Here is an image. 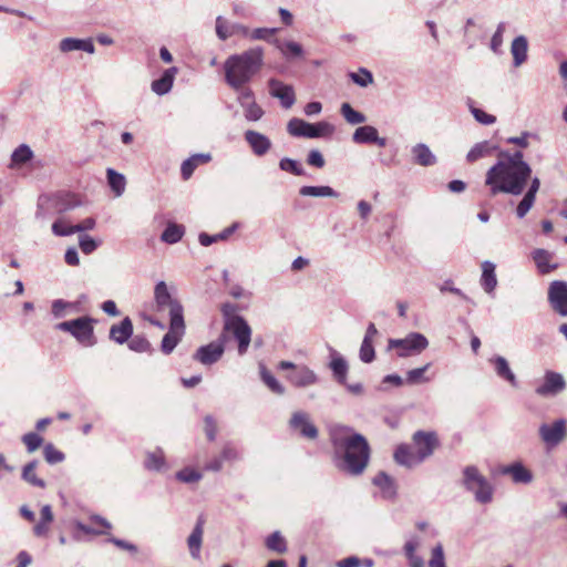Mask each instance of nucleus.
Instances as JSON below:
<instances>
[{"mask_svg":"<svg viewBox=\"0 0 567 567\" xmlns=\"http://www.w3.org/2000/svg\"><path fill=\"white\" fill-rule=\"evenodd\" d=\"M38 465H39V462L37 460H33V461L27 463L22 467L21 477L29 485H32V486H35L39 488H45V486H47L45 481L38 477L35 474V470H37Z\"/></svg>","mask_w":567,"mask_h":567,"instance_id":"nucleus-43","label":"nucleus"},{"mask_svg":"<svg viewBox=\"0 0 567 567\" xmlns=\"http://www.w3.org/2000/svg\"><path fill=\"white\" fill-rule=\"evenodd\" d=\"M289 427L300 436L308 440L318 437V429L310 419V415L303 411H296L289 420Z\"/></svg>","mask_w":567,"mask_h":567,"instance_id":"nucleus-12","label":"nucleus"},{"mask_svg":"<svg viewBox=\"0 0 567 567\" xmlns=\"http://www.w3.org/2000/svg\"><path fill=\"white\" fill-rule=\"evenodd\" d=\"M494 151H496V143L493 141H483L476 143L467 153L466 159L468 162H476L480 158H484L493 155Z\"/></svg>","mask_w":567,"mask_h":567,"instance_id":"nucleus-35","label":"nucleus"},{"mask_svg":"<svg viewBox=\"0 0 567 567\" xmlns=\"http://www.w3.org/2000/svg\"><path fill=\"white\" fill-rule=\"evenodd\" d=\"M216 35L225 41L233 35H248V27L241 23H228L221 16L216 18Z\"/></svg>","mask_w":567,"mask_h":567,"instance_id":"nucleus-22","label":"nucleus"},{"mask_svg":"<svg viewBox=\"0 0 567 567\" xmlns=\"http://www.w3.org/2000/svg\"><path fill=\"white\" fill-rule=\"evenodd\" d=\"M59 49L63 53L72 51H84L89 54L95 52V47L92 39H76V38H64L59 43Z\"/></svg>","mask_w":567,"mask_h":567,"instance_id":"nucleus-25","label":"nucleus"},{"mask_svg":"<svg viewBox=\"0 0 567 567\" xmlns=\"http://www.w3.org/2000/svg\"><path fill=\"white\" fill-rule=\"evenodd\" d=\"M287 380L296 388H308L319 382L318 374L309 367L301 364L287 375Z\"/></svg>","mask_w":567,"mask_h":567,"instance_id":"nucleus-18","label":"nucleus"},{"mask_svg":"<svg viewBox=\"0 0 567 567\" xmlns=\"http://www.w3.org/2000/svg\"><path fill=\"white\" fill-rule=\"evenodd\" d=\"M90 520L92 525L83 524L82 522L76 520L74 523V526L78 530L84 533V534H92V535H103L106 534V530H109L112 525L109 520H106L104 517L99 515H93L90 517Z\"/></svg>","mask_w":567,"mask_h":567,"instance_id":"nucleus-26","label":"nucleus"},{"mask_svg":"<svg viewBox=\"0 0 567 567\" xmlns=\"http://www.w3.org/2000/svg\"><path fill=\"white\" fill-rule=\"evenodd\" d=\"M349 76L353 81V83L361 87H367L373 83L372 73L364 68L359 69L358 72H351Z\"/></svg>","mask_w":567,"mask_h":567,"instance_id":"nucleus-55","label":"nucleus"},{"mask_svg":"<svg viewBox=\"0 0 567 567\" xmlns=\"http://www.w3.org/2000/svg\"><path fill=\"white\" fill-rule=\"evenodd\" d=\"M277 32V29L272 28H257L254 30H250L248 28V35L245 38H248L250 40H265L268 41L270 37H272Z\"/></svg>","mask_w":567,"mask_h":567,"instance_id":"nucleus-62","label":"nucleus"},{"mask_svg":"<svg viewBox=\"0 0 567 567\" xmlns=\"http://www.w3.org/2000/svg\"><path fill=\"white\" fill-rule=\"evenodd\" d=\"M95 225H96L95 219L93 217H87V218L83 219L82 221H80L79 224L69 227L68 230H60L58 225H52V233L55 236L65 237V236H71L75 233L92 230L95 228Z\"/></svg>","mask_w":567,"mask_h":567,"instance_id":"nucleus-39","label":"nucleus"},{"mask_svg":"<svg viewBox=\"0 0 567 567\" xmlns=\"http://www.w3.org/2000/svg\"><path fill=\"white\" fill-rule=\"evenodd\" d=\"M373 484L380 488L384 498H393L396 494L394 480L385 472H380L375 475Z\"/></svg>","mask_w":567,"mask_h":567,"instance_id":"nucleus-38","label":"nucleus"},{"mask_svg":"<svg viewBox=\"0 0 567 567\" xmlns=\"http://www.w3.org/2000/svg\"><path fill=\"white\" fill-rule=\"evenodd\" d=\"M265 52L261 47L250 48L241 53L229 55L224 62L226 84L240 93L250 90L246 85L260 72L264 66Z\"/></svg>","mask_w":567,"mask_h":567,"instance_id":"nucleus-2","label":"nucleus"},{"mask_svg":"<svg viewBox=\"0 0 567 567\" xmlns=\"http://www.w3.org/2000/svg\"><path fill=\"white\" fill-rule=\"evenodd\" d=\"M359 358L363 363H371L375 359L373 341H369L368 339L362 340Z\"/></svg>","mask_w":567,"mask_h":567,"instance_id":"nucleus-59","label":"nucleus"},{"mask_svg":"<svg viewBox=\"0 0 567 567\" xmlns=\"http://www.w3.org/2000/svg\"><path fill=\"white\" fill-rule=\"evenodd\" d=\"M394 461L405 467H414L422 462L419 461V456L415 451H412L411 446L401 444L394 451Z\"/></svg>","mask_w":567,"mask_h":567,"instance_id":"nucleus-32","label":"nucleus"},{"mask_svg":"<svg viewBox=\"0 0 567 567\" xmlns=\"http://www.w3.org/2000/svg\"><path fill=\"white\" fill-rule=\"evenodd\" d=\"M340 113L344 117V120L351 125L362 124L367 121V117L363 113L354 110L347 102L341 104Z\"/></svg>","mask_w":567,"mask_h":567,"instance_id":"nucleus-50","label":"nucleus"},{"mask_svg":"<svg viewBox=\"0 0 567 567\" xmlns=\"http://www.w3.org/2000/svg\"><path fill=\"white\" fill-rule=\"evenodd\" d=\"M21 440L30 454L35 452L43 443V439L34 432L25 433Z\"/></svg>","mask_w":567,"mask_h":567,"instance_id":"nucleus-60","label":"nucleus"},{"mask_svg":"<svg viewBox=\"0 0 567 567\" xmlns=\"http://www.w3.org/2000/svg\"><path fill=\"white\" fill-rule=\"evenodd\" d=\"M287 131L292 136L318 138L331 135L334 127L324 121L312 124L295 117L288 122Z\"/></svg>","mask_w":567,"mask_h":567,"instance_id":"nucleus-7","label":"nucleus"},{"mask_svg":"<svg viewBox=\"0 0 567 567\" xmlns=\"http://www.w3.org/2000/svg\"><path fill=\"white\" fill-rule=\"evenodd\" d=\"M95 320L91 317L84 316L73 320L63 321L55 326L60 331L71 333L80 343L85 346H93L94 339V324Z\"/></svg>","mask_w":567,"mask_h":567,"instance_id":"nucleus-6","label":"nucleus"},{"mask_svg":"<svg viewBox=\"0 0 567 567\" xmlns=\"http://www.w3.org/2000/svg\"><path fill=\"white\" fill-rule=\"evenodd\" d=\"M429 567H445V557L443 546L441 544L433 547L431 558L429 560Z\"/></svg>","mask_w":567,"mask_h":567,"instance_id":"nucleus-63","label":"nucleus"},{"mask_svg":"<svg viewBox=\"0 0 567 567\" xmlns=\"http://www.w3.org/2000/svg\"><path fill=\"white\" fill-rule=\"evenodd\" d=\"M429 347L427 338L420 332H410L404 338L389 339L388 351L396 350L399 358L421 354Z\"/></svg>","mask_w":567,"mask_h":567,"instance_id":"nucleus-4","label":"nucleus"},{"mask_svg":"<svg viewBox=\"0 0 567 567\" xmlns=\"http://www.w3.org/2000/svg\"><path fill=\"white\" fill-rule=\"evenodd\" d=\"M33 156V152L32 150L25 145V144H21L19 147H17L12 155H11V161L13 164L16 165H20V164H24L27 162H29Z\"/></svg>","mask_w":567,"mask_h":567,"instance_id":"nucleus-54","label":"nucleus"},{"mask_svg":"<svg viewBox=\"0 0 567 567\" xmlns=\"http://www.w3.org/2000/svg\"><path fill=\"white\" fill-rule=\"evenodd\" d=\"M79 246L83 254L90 255L96 250L99 243L89 235H81L79 237Z\"/></svg>","mask_w":567,"mask_h":567,"instance_id":"nucleus-64","label":"nucleus"},{"mask_svg":"<svg viewBox=\"0 0 567 567\" xmlns=\"http://www.w3.org/2000/svg\"><path fill=\"white\" fill-rule=\"evenodd\" d=\"M331 360L329 362V368L332 371L333 378L340 384H346L347 374L349 370L348 362L346 359L338 353L336 350L331 349Z\"/></svg>","mask_w":567,"mask_h":567,"instance_id":"nucleus-31","label":"nucleus"},{"mask_svg":"<svg viewBox=\"0 0 567 567\" xmlns=\"http://www.w3.org/2000/svg\"><path fill=\"white\" fill-rule=\"evenodd\" d=\"M533 259L537 266V269L540 274H549L553 271L556 266L551 265L550 261L553 259L551 252L545 249H536L533 252Z\"/></svg>","mask_w":567,"mask_h":567,"instance_id":"nucleus-46","label":"nucleus"},{"mask_svg":"<svg viewBox=\"0 0 567 567\" xmlns=\"http://www.w3.org/2000/svg\"><path fill=\"white\" fill-rule=\"evenodd\" d=\"M259 374L264 384L275 394L284 395L286 388L275 378L264 363H259Z\"/></svg>","mask_w":567,"mask_h":567,"instance_id":"nucleus-40","label":"nucleus"},{"mask_svg":"<svg viewBox=\"0 0 567 567\" xmlns=\"http://www.w3.org/2000/svg\"><path fill=\"white\" fill-rule=\"evenodd\" d=\"M412 440L414 450L421 462L430 457L439 445L435 432L417 431L413 434Z\"/></svg>","mask_w":567,"mask_h":567,"instance_id":"nucleus-13","label":"nucleus"},{"mask_svg":"<svg viewBox=\"0 0 567 567\" xmlns=\"http://www.w3.org/2000/svg\"><path fill=\"white\" fill-rule=\"evenodd\" d=\"M279 168L281 171L291 173V174H293L296 176L305 175V169L301 166V164L298 163L297 161L292 159V158H289V157H284V158L280 159Z\"/></svg>","mask_w":567,"mask_h":567,"instance_id":"nucleus-57","label":"nucleus"},{"mask_svg":"<svg viewBox=\"0 0 567 567\" xmlns=\"http://www.w3.org/2000/svg\"><path fill=\"white\" fill-rule=\"evenodd\" d=\"M567 434L566 421L556 420L551 424L544 423L539 426V436L547 446L558 445Z\"/></svg>","mask_w":567,"mask_h":567,"instance_id":"nucleus-14","label":"nucleus"},{"mask_svg":"<svg viewBox=\"0 0 567 567\" xmlns=\"http://www.w3.org/2000/svg\"><path fill=\"white\" fill-rule=\"evenodd\" d=\"M43 455L49 464H58L64 461V454L56 450L52 443H48L43 447Z\"/></svg>","mask_w":567,"mask_h":567,"instance_id":"nucleus-58","label":"nucleus"},{"mask_svg":"<svg viewBox=\"0 0 567 567\" xmlns=\"http://www.w3.org/2000/svg\"><path fill=\"white\" fill-rule=\"evenodd\" d=\"M237 102L243 107L247 121H259L265 114L261 106L256 103L255 94L251 90H241L237 95Z\"/></svg>","mask_w":567,"mask_h":567,"instance_id":"nucleus-17","label":"nucleus"},{"mask_svg":"<svg viewBox=\"0 0 567 567\" xmlns=\"http://www.w3.org/2000/svg\"><path fill=\"white\" fill-rule=\"evenodd\" d=\"M276 48L280 51L287 60L298 59L303 56V49L301 44L295 41H280L275 40Z\"/></svg>","mask_w":567,"mask_h":567,"instance_id":"nucleus-37","label":"nucleus"},{"mask_svg":"<svg viewBox=\"0 0 567 567\" xmlns=\"http://www.w3.org/2000/svg\"><path fill=\"white\" fill-rule=\"evenodd\" d=\"M352 141L357 144H375L379 147L386 146V138L379 136V132L374 126H359L353 135Z\"/></svg>","mask_w":567,"mask_h":567,"instance_id":"nucleus-21","label":"nucleus"},{"mask_svg":"<svg viewBox=\"0 0 567 567\" xmlns=\"http://www.w3.org/2000/svg\"><path fill=\"white\" fill-rule=\"evenodd\" d=\"M240 458L241 454L238 449L231 442H227L223 445L220 453L205 464L204 470L217 473L223 470L224 463L237 462Z\"/></svg>","mask_w":567,"mask_h":567,"instance_id":"nucleus-15","label":"nucleus"},{"mask_svg":"<svg viewBox=\"0 0 567 567\" xmlns=\"http://www.w3.org/2000/svg\"><path fill=\"white\" fill-rule=\"evenodd\" d=\"M268 84L271 96L279 99L282 107L290 109L295 104L296 95L291 85L276 79H270Z\"/></svg>","mask_w":567,"mask_h":567,"instance_id":"nucleus-20","label":"nucleus"},{"mask_svg":"<svg viewBox=\"0 0 567 567\" xmlns=\"http://www.w3.org/2000/svg\"><path fill=\"white\" fill-rule=\"evenodd\" d=\"M40 514L41 519L38 524L34 525L33 533L37 537H44L48 535L50 524L54 519L52 507L50 505H43Z\"/></svg>","mask_w":567,"mask_h":567,"instance_id":"nucleus-41","label":"nucleus"},{"mask_svg":"<svg viewBox=\"0 0 567 567\" xmlns=\"http://www.w3.org/2000/svg\"><path fill=\"white\" fill-rule=\"evenodd\" d=\"M154 301L157 311L168 309L169 320L184 319V308L179 300L173 297L165 281L155 285Z\"/></svg>","mask_w":567,"mask_h":567,"instance_id":"nucleus-8","label":"nucleus"},{"mask_svg":"<svg viewBox=\"0 0 567 567\" xmlns=\"http://www.w3.org/2000/svg\"><path fill=\"white\" fill-rule=\"evenodd\" d=\"M231 333L238 342V353L245 354L251 341V329L241 316H233L224 322L223 333Z\"/></svg>","mask_w":567,"mask_h":567,"instance_id":"nucleus-9","label":"nucleus"},{"mask_svg":"<svg viewBox=\"0 0 567 567\" xmlns=\"http://www.w3.org/2000/svg\"><path fill=\"white\" fill-rule=\"evenodd\" d=\"M177 73L178 69L176 66L166 69L159 79L152 82V91L157 95L167 94L173 87L174 79Z\"/></svg>","mask_w":567,"mask_h":567,"instance_id":"nucleus-30","label":"nucleus"},{"mask_svg":"<svg viewBox=\"0 0 567 567\" xmlns=\"http://www.w3.org/2000/svg\"><path fill=\"white\" fill-rule=\"evenodd\" d=\"M127 342L130 350L138 353L148 352L152 348L151 342L141 336H135L134 338L131 337Z\"/></svg>","mask_w":567,"mask_h":567,"instance_id":"nucleus-61","label":"nucleus"},{"mask_svg":"<svg viewBox=\"0 0 567 567\" xmlns=\"http://www.w3.org/2000/svg\"><path fill=\"white\" fill-rule=\"evenodd\" d=\"M502 474L511 475L515 483L527 484L533 480L532 473L525 468L520 463H515L509 466H505L499 471Z\"/></svg>","mask_w":567,"mask_h":567,"instance_id":"nucleus-36","label":"nucleus"},{"mask_svg":"<svg viewBox=\"0 0 567 567\" xmlns=\"http://www.w3.org/2000/svg\"><path fill=\"white\" fill-rule=\"evenodd\" d=\"M497 371H498V377L508 381L511 386L516 388L518 385L516 377H515L514 372L511 370L506 359H504L503 357H499V355H498V360H497Z\"/></svg>","mask_w":567,"mask_h":567,"instance_id":"nucleus-53","label":"nucleus"},{"mask_svg":"<svg viewBox=\"0 0 567 567\" xmlns=\"http://www.w3.org/2000/svg\"><path fill=\"white\" fill-rule=\"evenodd\" d=\"M144 466L147 471L161 472L166 467V461L162 449L147 452L144 460Z\"/></svg>","mask_w":567,"mask_h":567,"instance_id":"nucleus-44","label":"nucleus"},{"mask_svg":"<svg viewBox=\"0 0 567 567\" xmlns=\"http://www.w3.org/2000/svg\"><path fill=\"white\" fill-rule=\"evenodd\" d=\"M463 484L474 494L476 502L486 504L493 499V488L476 467L467 466L463 471Z\"/></svg>","mask_w":567,"mask_h":567,"instance_id":"nucleus-5","label":"nucleus"},{"mask_svg":"<svg viewBox=\"0 0 567 567\" xmlns=\"http://www.w3.org/2000/svg\"><path fill=\"white\" fill-rule=\"evenodd\" d=\"M566 382L560 373L548 371L545 374L544 383L536 389V393L540 396H555L563 392Z\"/></svg>","mask_w":567,"mask_h":567,"instance_id":"nucleus-19","label":"nucleus"},{"mask_svg":"<svg viewBox=\"0 0 567 567\" xmlns=\"http://www.w3.org/2000/svg\"><path fill=\"white\" fill-rule=\"evenodd\" d=\"M239 227V223H233L229 227L225 228L223 231L216 234V235H208L206 233H202L198 236V240L202 246H210L212 244L218 241V240H226L229 238L231 234L235 233V230Z\"/></svg>","mask_w":567,"mask_h":567,"instance_id":"nucleus-45","label":"nucleus"},{"mask_svg":"<svg viewBox=\"0 0 567 567\" xmlns=\"http://www.w3.org/2000/svg\"><path fill=\"white\" fill-rule=\"evenodd\" d=\"M333 462L336 467L351 476L361 475L370 460V446L365 437L342 427L331 433Z\"/></svg>","mask_w":567,"mask_h":567,"instance_id":"nucleus-1","label":"nucleus"},{"mask_svg":"<svg viewBox=\"0 0 567 567\" xmlns=\"http://www.w3.org/2000/svg\"><path fill=\"white\" fill-rule=\"evenodd\" d=\"M107 183L115 194V196H121L125 190L126 181L123 174L117 173L113 168H107L106 171Z\"/></svg>","mask_w":567,"mask_h":567,"instance_id":"nucleus-49","label":"nucleus"},{"mask_svg":"<svg viewBox=\"0 0 567 567\" xmlns=\"http://www.w3.org/2000/svg\"><path fill=\"white\" fill-rule=\"evenodd\" d=\"M185 234V228L183 225H178L176 223H168L166 228L161 235V240L173 245L178 243Z\"/></svg>","mask_w":567,"mask_h":567,"instance_id":"nucleus-47","label":"nucleus"},{"mask_svg":"<svg viewBox=\"0 0 567 567\" xmlns=\"http://www.w3.org/2000/svg\"><path fill=\"white\" fill-rule=\"evenodd\" d=\"M539 185H540L539 179L537 177H535L532 181V184H530L527 193L524 195V197L522 198V200L517 205L516 215L519 218L524 217L529 212L532 206L534 205L535 196H536V193L539 189Z\"/></svg>","mask_w":567,"mask_h":567,"instance_id":"nucleus-33","label":"nucleus"},{"mask_svg":"<svg viewBox=\"0 0 567 567\" xmlns=\"http://www.w3.org/2000/svg\"><path fill=\"white\" fill-rule=\"evenodd\" d=\"M301 196L311 197H338L339 194L330 186H302L299 189Z\"/></svg>","mask_w":567,"mask_h":567,"instance_id":"nucleus-48","label":"nucleus"},{"mask_svg":"<svg viewBox=\"0 0 567 567\" xmlns=\"http://www.w3.org/2000/svg\"><path fill=\"white\" fill-rule=\"evenodd\" d=\"M133 334V323L128 317H125L120 323L110 328V339L118 344L127 342Z\"/></svg>","mask_w":567,"mask_h":567,"instance_id":"nucleus-29","label":"nucleus"},{"mask_svg":"<svg viewBox=\"0 0 567 567\" xmlns=\"http://www.w3.org/2000/svg\"><path fill=\"white\" fill-rule=\"evenodd\" d=\"M413 162L420 166L429 167L437 163L435 154L424 143H417L411 148Z\"/></svg>","mask_w":567,"mask_h":567,"instance_id":"nucleus-28","label":"nucleus"},{"mask_svg":"<svg viewBox=\"0 0 567 567\" xmlns=\"http://www.w3.org/2000/svg\"><path fill=\"white\" fill-rule=\"evenodd\" d=\"M266 546L268 549L284 554L287 551V544L280 532H274L266 539Z\"/></svg>","mask_w":567,"mask_h":567,"instance_id":"nucleus-52","label":"nucleus"},{"mask_svg":"<svg viewBox=\"0 0 567 567\" xmlns=\"http://www.w3.org/2000/svg\"><path fill=\"white\" fill-rule=\"evenodd\" d=\"M210 159L212 156L208 153L194 154L187 159H185L181 166V174L183 179H189L194 171L198 167V165L208 163Z\"/></svg>","mask_w":567,"mask_h":567,"instance_id":"nucleus-34","label":"nucleus"},{"mask_svg":"<svg viewBox=\"0 0 567 567\" xmlns=\"http://www.w3.org/2000/svg\"><path fill=\"white\" fill-rule=\"evenodd\" d=\"M481 286L487 293H491L496 286L495 265L492 261L482 264Z\"/></svg>","mask_w":567,"mask_h":567,"instance_id":"nucleus-42","label":"nucleus"},{"mask_svg":"<svg viewBox=\"0 0 567 567\" xmlns=\"http://www.w3.org/2000/svg\"><path fill=\"white\" fill-rule=\"evenodd\" d=\"M204 518L198 517L190 535L187 537V546L192 558L199 559L204 536Z\"/></svg>","mask_w":567,"mask_h":567,"instance_id":"nucleus-24","label":"nucleus"},{"mask_svg":"<svg viewBox=\"0 0 567 567\" xmlns=\"http://www.w3.org/2000/svg\"><path fill=\"white\" fill-rule=\"evenodd\" d=\"M244 137L256 156H264L271 148V141L262 133L248 130Z\"/></svg>","mask_w":567,"mask_h":567,"instance_id":"nucleus-23","label":"nucleus"},{"mask_svg":"<svg viewBox=\"0 0 567 567\" xmlns=\"http://www.w3.org/2000/svg\"><path fill=\"white\" fill-rule=\"evenodd\" d=\"M547 300L550 309L561 318L567 317V281L554 280L547 290Z\"/></svg>","mask_w":567,"mask_h":567,"instance_id":"nucleus-10","label":"nucleus"},{"mask_svg":"<svg viewBox=\"0 0 567 567\" xmlns=\"http://www.w3.org/2000/svg\"><path fill=\"white\" fill-rule=\"evenodd\" d=\"M226 340L227 336L221 333L216 341L199 347L193 354V359L204 365H212L218 362L225 352Z\"/></svg>","mask_w":567,"mask_h":567,"instance_id":"nucleus-11","label":"nucleus"},{"mask_svg":"<svg viewBox=\"0 0 567 567\" xmlns=\"http://www.w3.org/2000/svg\"><path fill=\"white\" fill-rule=\"evenodd\" d=\"M431 367V363H426L425 365L416 369H412L406 373V383L408 384H421L430 381V378L425 377V372Z\"/></svg>","mask_w":567,"mask_h":567,"instance_id":"nucleus-51","label":"nucleus"},{"mask_svg":"<svg viewBox=\"0 0 567 567\" xmlns=\"http://www.w3.org/2000/svg\"><path fill=\"white\" fill-rule=\"evenodd\" d=\"M202 478L203 474L193 467H184L176 473V480L187 484L199 482Z\"/></svg>","mask_w":567,"mask_h":567,"instance_id":"nucleus-56","label":"nucleus"},{"mask_svg":"<svg viewBox=\"0 0 567 567\" xmlns=\"http://www.w3.org/2000/svg\"><path fill=\"white\" fill-rule=\"evenodd\" d=\"M530 175L532 168L523 159L522 151L498 147V192L520 195Z\"/></svg>","mask_w":567,"mask_h":567,"instance_id":"nucleus-3","label":"nucleus"},{"mask_svg":"<svg viewBox=\"0 0 567 567\" xmlns=\"http://www.w3.org/2000/svg\"><path fill=\"white\" fill-rule=\"evenodd\" d=\"M511 54L513 56V65L519 68L528 59V40L525 35L514 38L511 43Z\"/></svg>","mask_w":567,"mask_h":567,"instance_id":"nucleus-27","label":"nucleus"},{"mask_svg":"<svg viewBox=\"0 0 567 567\" xmlns=\"http://www.w3.org/2000/svg\"><path fill=\"white\" fill-rule=\"evenodd\" d=\"M184 334H185L184 319L169 320V329H168V332L162 339L161 351L164 354H171L174 351V349L176 348V346L181 342Z\"/></svg>","mask_w":567,"mask_h":567,"instance_id":"nucleus-16","label":"nucleus"}]
</instances>
